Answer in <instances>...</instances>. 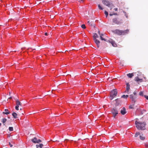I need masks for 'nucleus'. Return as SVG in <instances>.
Here are the masks:
<instances>
[{
  "mask_svg": "<svg viewBox=\"0 0 148 148\" xmlns=\"http://www.w3.org/2000/svg\"><path fill=\"white\" fill-rule=\"evenodd\" d=\"M135 124L137 128L139 130H144L145 128V124L144 122H142L140 121H136Z\"/></svg>",
  "mask_w": 148,
  "mask_h": 148,
  "instance_id": "1",
  "label": "nucleus"
},
{
  "mask_svg": "<svg viewBox=\"0 0 148 148\" xmlns=\"http://www.w3.org/2000/svg\"><path fill=\"white\" fill-rule=\"evenodd\" d=\"M129 30L127 29L125 30H121L119 29H116L114 31V33L118 35H125L128 33Z\"/></svg>",
  "mask_w": 148,
  "mask_h": 148,
  "instance_id": "2",
  "label": "nucleus"
},
{
  "mask_svg": "<svg viewBox=\"0 0 148 148\" xmlns=\"http://www.w3.org/2000/svg\"><path fill=\"white\" fill-rule=\"evenodd\" d=\"M117 93V90L116 89L113 90L111 91L110 96V99L111 100H112L113 98L116 95Z\"/></svg>",
  "mask_w": 148,
  "mask_h": 148,
  "instance_id": "3",
  "label": "nucleus"
},
{
  "mask_svg": "<svg viewBox=\"0 0 148 148\" xmlns=\"http://www.w3.org/2000/svg\"><path fill=\"white\" fill-rule=\"evenodd\" d=\"M111 112L113 114L114 117L115 118L118 113L117 109L116 108H113L112 109Z\"/></svg>",
  "mask_w": 148,
  "mask_h": 148,
  "instance_id": "4",
  "label": "nucleus"
},
{
  "mask_svg": "<svg viewBox=\"0 0 148 148\" xmlns=\"http://www.w3.org/2000/svg\"><path fill=\"white\" fill-rule=\"evenodd\" d=\"M16 106L15 107V109L16 110H19L18 107L19 106H21V103L18 100H16Z\"/></svg>",
  "mask_w": 148,
  "mask_h": 148,
  "instance_id": "5",
  "label": "nucleus"
},
{
  "mask_svg": "<svg viewBox=\"0 0 148 148\" xmlns=\"http://www.w3.org/2000/svg\"><path fill=\"white\" fill-rule=\"evenodd\" d=\"M102 1L103 4L108 7H110L111 4L108 1L106 0H102Z\"/></svg>",
  "mask_w": 148,
  "mask_h": 148,
  "instance_id": "6",
  "label": "nucleus"
},
{
  "mask_svg": "<svg viewBox=\"0 0 148 148\" xmlns=\"http://www.w3.org/2000/svg\"><path fill=\"white\" fill-rule=\"evenodd\" d=\"M95 42L97 45V47L98 48L100 46V42L98 40H97V39H95L94 40Z\"/></svg>",
  "mask_w": 148,
  "mask_h": 148,
  "instance_id": "7",
  "label": "nucleus"
},
{
  "mask_svg": "<svg viewBox=\"0 0 148 148\" xmlns=\"http://www.w3.org/2000/svg\"><path fill=\"white\" fill-rule=\"evenodd\" d=\"M121 113L122 115H124L127 113L125 108L124 107L121 110Z\"/></svg>",
  "mask_w": 148,
  "mask_h": 148,
  "instance_id": "8",
  "label": "nucleus"
},
{
  "mask_svg": "<svg viewBox=\"0 0 148 148\" xmlns=\"http://www.w3.org/2000/svg\"><path fill=\"white\" fill-rule=\"evenodd\" d=\"M112 21L113 23L116 24H120V22L117 20L116 18L113 19Z\"/></svg>",
  "mask_w": 148,
  "mask_h": 148,
  "instance_id": "9",
  "label": "nucleus"
},
{
  "mask_svg": "<svg viewBox=\"0 0 148 148\" xmlns=\"http://www.w3.org/2000/svg\"><path fill=\"white\" fill-rule=\"evenodd\" d=\"M135 80L137 82H142L143 80L141 79H139L138 77H136L135 78Z\"/></svg>",
  "mask_w": 148,
  "mask_h": 148,
  "instance_id": "10",
  "label": "nucleus"
},
{
  "mask_svg": "<svg viewBox=\"0 0 148 148\" xmlns=\"http://www.w3.org/2000/svg\"><path fill=\"white\" fill-rule=\"evenodd\" d=\"M109 42L113 47H116V44L112 40H110Z\"/></svg>",
  "mask_w": 148,
  "mask_h": 148,
  "instance_id": "11",
  "label": "nucleus"
},
{
  "mask_svg": "<svg viewBox=\"0 0 148 148\" xmlns=\"http://www.w3.org/2000/svg\"><path fill=\"white\" fill-rule=\"evenodd\" d=\"M43 145L42 144H40L39 145H36V148H42Z\"/></svg>",
  "mask_w": 148,
  "mask_h": 148,
  "instance_id": "12",
  "label": "nucleus"
},
{
  "mask_svg": "<svg viewBox=\"0 0 148 148\" xmlns=\"http://www.w3.org/2000/svg\"><path fill=\"white\" fill-rule=\"evenodd\" d=\"M37 139L36 137L32 139V141L34 143H38L37 142Z\"/></svg>",
  "mask_w": 148,
  "mask_h": 148,
  "instance_id": "13",
  "label": "nucleus"
},
{
  "mask_svg": "<svg viewBox=\"0 0 148 148\" xmlns=\"http://www.w3.org/2000/svg\"><path fill=\"white\" fill-rule=\"evenodd\" d=\"M5 112H3V114L7 115V114H10V112L8 111V109H5Z\"/></svg>",
  "mask_w": 148,
  "mask_h": 148,
  "instance_id": "14",
  "label": "nucleus"
},
{
  "mask_svg": "<svg viewBox=\"0 0 148 148\" xmlns=\"http://www.w3.org/2000/svg\"><path fill=\"white\" fill-rule=\"evenodd\" d=\"M130 98L131 99H132V101H134V102H135V97H134L132 95H130Z\"/></svg>",
  "mask_w": 148,
  "mask_h": 148,
  "instance_id": "15",
  "label": "nucleus"
},
{
  "mask_svg": "<svg viewBox=\"0 0 148 148\" xmlns=\"http://www.w3.org/2000/svg\"><path fill=\"white\" fill-rule=\"evenodd\" d=\"M130 89V85L128 83L126 84V90L127 92Z\"/></svg>",
  "mask_w": 148,
  "mask_h": 148,
  "instance_id": "16",
  "label": "nucleus"
},
{
  "mask_svg": "<svg viewBox=\"0 0 148 148\" xmlns=\"http://www.w3.org/2000/svg\"><path fill=\"white\" fill-rule=\"evenodd\" d=\"M127 75L129 78H132L134 76L133 73L128 74Z\"/></svg>",
  "mask_w": 148,
  "mask_h": 148,
  "instance_id": "17",
  "label": "nucleus"
},
{
  "mask_svg": "<svg viewBox=\"0 0 148 148\" xmlns=\"http://www.w3.org/2000/svg\"><path fill=\"white\" fill-rule=\"evenodd\" d=\"M12 115L13 116V117L14 118L16 119V118H17V114L16 113H15V112H13L12 114Z\"/></svg>",
  "mask_w": 148,
  "mask_h": 148,
  "instance_id": "18",
  "label": "nucleus"
},
{
  "mask_svg": "<svg viewBox=\"0 0 148 148\" xmlns=\"http://www.w3.org/2000/svg\"><path fill=\"white\" fill-rule=\"evenodd\" d=\"M93 37L94 40L95 39H97V38H98L99 37V36L97 34L95 33L94 34Z\"/></svg>",
  "mask_w": 148,
  "mask_h": 148,
  "instance_id": "19",
  "label": "nucleus"
},
{
  "mask_svg": "<svg viewBox=\"0 0 148 148\" xmlns=\"http://www.w3.org/2000/svg\"><path fill=\"white\" fill-rule=\"evenodd\" d=\"M107 37V36H105V37H103V36L101 37H101H100V38L101 40H104L105 41H106V38Z\"/></svg>",
  "mask_w": 148,
  "mask_h": 148,
  "instance_id": "20",
  "label": "nucleus"
},
{
  "mask_svg": "<svg viewBox=\"0 0 148 148\" xmlns=\"http://www.w3.org/2000/svg\"><path fill=\"white\" fill-rule=\"evenodd\" d=\"M140 138L141 140H144L145 138V137L144 136H143V134H142L141 135H140Z\"/></svg>",
  "mask_w": 148,
  "mask_h": 148,
  "instance_id": "21",
  "label": "nucleus"
},
{
  "mask_svg": "<svg viewBox=\"0 0 148 148\" xmlns=\"http://www.w3.org/2000/svg\"><path fill=\"white\" fill-rule=\"evenodd\" d=\"M7 119L5 118H3L2 119V122L4 124V125L5 124H4L5 123Z\"/></svg>",
  "mask_w": 148,
  "mask_h": 148,
  "instance_id": "22",
  "label": "nucleus"
},
{
  "mask_svg": "<svg viewBox=\"0 0 148 148\" xmlns=\"http://www.w3.org/2000/svg\"><path fill=\"white\" fill-rule=\"evenodd\" d=\"M98 33H99V34L100 35V37H101H101H102V36H103V37H105V36H105V35H104V34H100V32L99 31L98 32Z\"/></svg>",
  "mask_w": 148,
  "mask_h": 148,
  "instance_id": "23",
  "label": "nucleus"
},
{
  "mask_svg": "<svg viewBox=\"0 0 148 148\" xmlns=\"http://www.w3.org/2000/svg\"><path fill=\"white\" fill-rule=\"evenodd\" d=\"M128 97V95H123L121 97L122 98H127V97Z\"/></svg>",
  "mask_w": 148,
  "mask_h": 148,
  "instance_id": "24",
  "label": "nucleus"
},
{
  "mask_svg": "<svg viewBox=\"0 0 148 148\" xmlns=\"http://www.w3.org/2000/svg\"><path fill=\"white\" fill-rule=\"evenodd\" d=\"M98 8L99 9L101 10H103V8L99 4L98 5Z\"/></svg>",
  "mask_w": 148,
  "mask_h": 148,
  "instance_id": "25",
  "label": "nucleus"
},
{
  "mask_svg": "<svg viewBox=\"0 0 148 148\" xmlns=\"http://www.w3.org/2000/svg\"><path fill=\"white\" fill-rule=\"evenodd\" d=\"M140 135V134L139 132H137L135 134V137H136L138 136L139 135Z\"/></svg>",
  "mask_w": 148,
  "mask_h": 148,
  "instance_id": "26",
  "label": "nucleus"
},
{
  "mask_svg": "<svg viewBox=\"0 0 148 148\" xmlns=\"http://www.w3.org/2000/svg\"><path fill=\"white\" fill-rule=\"evenodd\" d=\"M9 130L10 131H12L13 130V128L12 127H10Z\"/></svg>",
  "mask_w": 148,
  "mask_h": 148,
  "instance_id": "27",
  "label": "nucleus"
},
{
  "mask_svg": "<svg viewBox=\"0 0 148 148\" xmlns=\"http://www.w3.org/2000/svg\"><path fill=\"white\" fill-rule=\"evenodd\" d=\"M81 27L82 28H83L84 29L86 28V27H85V25H84V24L82 25L81 26Z\"/></svg>",
  "mask_w": 148,
  "mask_h": 148,
  "instance_id": "28",
  "label": "nucleus"
},
{
  "mask_svg": "<svg viewBox=\"0 0 148 148\" xmlns=\"http://www.w3.org/2000/svg\"><path fill=\"white\" fill-rule=\"evenodd\" d=\"M139 95L141 96H143V92L141 91L139 92Z\"/></svg>",
  "mask_w": 148,
  "mask_h": 148,
  "instance_id": "29",
  "label": "nucleus"
},
{
  "mask_svg": "<svg viewBox=\"0 0 148 148\" xmlns=\"http://www.w3.org/2000/svg\"><path fill=\"white\" fill-rule=\"evenodd\" d=\"M104 13H105V14L106 16V17H107L108 15V12H107L106 11H105Z\"/></svg>",
  "mask_w": 148,
  "mask_h": 148,
  "instance_id": "30",
  "label": "nucleus"
},
{
  "mask_svg": "<svg viewBox=\"0 0 148 148\" xmlns=\"http://www.w3.org/2000/svg\"><path fill=\"white\" fill-rule=\"evenodd\" d=\"M37 142H38L37 143H39L41 142V140L40 139L37 140Z\"/></svg>",
  "mask_w": 148,
  "mask_h": 148,
  "instance_id": "31",
  "label": "nucleus"
},
{
  "mask_svg": "<svg viewBox=\"0 0 148 148\" xmlns=\"http://www.w3.org/2000/svg\"><path fill=\"white\" fill-rule=\"evenodd\" d=\"M144 97L147 100H148V96L146 95L144 96Z\"/></svg>",
  "mask_w": 148,
  "mask_h": 148,
  "instance_id": "32",
  "label": "nucleus"
},
{
  "mask_svg": "<svg viewBox=\"0 0 148 148\" xmlns=\"http://www.w3.org/2000/svg\"><path fill=\"white\" fill-rule=\"evenodd\" d=\"M9 145H10V146L11 147H12L13 146V145L12 144H11L10 143H9Z\"/></svg>",
  "mask_w": 148,
  "mask_h": 148,
  "instance_id": "33",
  "label": "nucleus"
},
{
  "mask_svg": "<svg viewBox=\"0 0 148 148\" xmlns=\"http://www.w3.org/2000/svg\"><path fill=\"white\" fill-rule=\"evenodd\" d=\"M114 10L115 11H117L118 10V9L117 8H116L114 9Z\"/></svg>",
  "mask_w": 148,
  "mask_h": 148,
  "instance_id": "34",
  "label": "nucleus"
},
{
  "mask_svg": "<svg viewBox=\"0 0 148 148\" xmlns=\"http://www.w3.org/2000/svg\"><path fill=\"white\" fill-rule=\"evenodd\" d=\"M84 1V0H79V2L81 3L83 2Z\"/></svg>",
  "mask_w": 148,
  "mask_h": 148,
  "instance_id": "35",
  "label": "nucleus"
},
{
  "mask_svg": "<svg viewBox=\"0 0 148 148\" xmlns=\"http://www.w3.org/2000/svg\"><path fill=\"white\" fill-rule=\"evenodd\" d=\"M129 108H132L133 107L132 106H129Z\"/></svg>",
  "mask_w": 148,
  "mask_h": 148,
  "instance_id": "36",
  "label": "nucleus"
},
{
  "mask_svg": "<svg viewBox=\"0 0 148 148\" xmlns=\"http://www.w3.org/2000/svg\"><path fill=\"white\" fill-rule=\"evenodd\" d=\"M45 36H47V32H46L45 33Z\"/></svg>",
  "mask_w": 148,
  "mask_h": 148,
  "instance_id": "37",
  "label": "nucleus"
},
{
  "mask_svg": "<svg viewBox=\"0 0 148 148\" xmlns=\"http://www.w3.org/2000/svg\"><path fill=\"white\" fill-rule=\"evenodd\" d=\"M113 14V15H117V13H114Z\"/></svg>",
  "mask_w": 148,
  "mask_h": 148,
  "instance_id": "38",
  "label": "nucleus"
},
{
  "mask_svg": "<svg viewBox=\"0 0 148 148\" xmlns=\"http://www.w3.org/2000/svg\"><path fill=\"white\" fill-rule=\"evenodd\" d=\"M134 95H136V92H134Z\"/></svg>",
  "mask_w": 148,
  "mask_h": 148,
  "instance_id": "39",
  "label": "nucleus"
},
{
  "mask_svg": "<svg viewBox=\"0 0 148 148\" xmlns=\"http://www.w3.org/2000/svg\"><path fill=\"white\" fill-rule=\"evenodd\" d=\"M113 15V14H110V16H112Z\"/></svg>",
  "mask_w": 148,
  "mask_h": 148,
  "instance_id": "40",
  "label": "nucleus"
},
{
  "mask_svg": "<svg viewBox=\"0 0 148 148\" xmlns=\"http://www.w3.org/2000/svg\"><path fill=\"white\" fill-rule=\"evenodd\" d=\"M12 98L11 97H10L9 98H8V99H12Z\"/></svg>",
  "mask_w": 148,
  "mask_h": 148,
  "instance_id": "41",
  "label": "nucleus"
},
{
  "mask_svg": "<svg viewBox=\"0 0 148 148\" xmlns=\"http://www.w3.org/2000/svg\"><path fill=\"white\" fill-rule=\"evenodd\" d=\"M1 123H0V126H1Z\"/></svg>",
  "mask_w": 148,
  "mask_h": 148,
  "instance_id": "42",
  "label": "nucleus"
},
{
  "mask_svg": "<svg viewBox=\"0 0 148 148\" xmlns=\"http://www.w3.org/2000/svg\"><path fill=\"white\" fill-rule=\"evenodd\" d=\"M22 110V108H20V110Z\"/></svg>",
  "mask_w": 148,
  "mask_h": 148,
  "instance_id": "43",
  "label": "nucleus"
}]
</instances>
